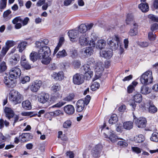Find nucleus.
<instances>
[{
	"label": "nucleus",
	"instance_id": "nucleus-1",
	"mask_svg": "<svg viewBox=\"0 0 158 158\" xmlns=\"http://www.w3.org/2000/svg\"><path fill=\"white\" fill-rule=\"evenodd\" d=\"M48 40L47 39L40 40L37 41L35 43V46L36 48H39L38 53L35 51H32L30 54V59L33 62L36 61L37 59H40L42 57L41 55L43 52L44 51V48L46 45L48 44Z\"/></svg>",
	"mask_w": 158,
	"mask_h": 158
},
{
	"label": "nucleus",
	"instance_id": "nucleus-2",
	"mask_svg": "<svg viewBox=\"0 0 158 158\" xmlns=\"http://www.w3.org/2000/svg\"><path fill=\"white\" fill-rule=\"evenodd\" d=\"M97 37L94 33H92L91 39H90L88 34H83L79 35L78 42L83 47L89 46L95 47V42L94 41L97 39Z\"/></svg>",
	"mask_w": 158,
	"mask_h": 158
},
{
	"label": "nucleus",
	"instance_id": "nucleus-3",
	"mask_svg": "<svg viewBox=\"0 0 158 158\" xmlns=\"http://www.w3.org/2000/svg\"><path fill=\"white\" fill-rule=\"evenodd\" d=\"M120 40L118 35H115L114 38L109 37L108 38L107 42L110 46L111 48L113 50H115L118 47L119 44V50L121 53H122L124 51V49L120 44Z\"/></svg>",
	"mask_w": 158,
	"mask_h": 158
},
{
	"label": "nucleus",
	"instance_id": "nucleus-4",
	"mask_svg": "<svg viewBox=\"0 0 158 158\" xmlns=\"http://www.w3.org/2000/svg\"><path fill=\"white\" fill-rule=\"evenodd\" d=\"M126 22L127 24L132 23L133 24L129 32V34L131 36L136 35L138 33V25L137 23L133 22V16L130 14H128L126 19Z\"/></svg>",
	"mask_w": 158,
	"mask_h": 158
},
{
	"label": "nucleus",
	"instance_id": "nucleus-5",
	"mask_svg": "<svg viewBox=\"0 0 158 158\" xmlns=\"http://www.w3.org/2000/svg\"><path fill=\"white\" fill-rule=\"evenodd\" d=\"M22 98L20 93L14 89L11 91L9 97L10 101L15 105L20 103Z\"/></svg>",
	"mask_w": 158,
	"mask_h": 158
},
{
	"label": "nucleus",
	"instance_id": "nucleus-6",
	"mask_svg": "<svg viewBox=\"0 0 158 158\" xmlns=\"http://www.w3.org/2000/svg\"><path fill=\"white\" fill-rule=\"evenodd\" d=\"M153 77L151 71H147L143 73L140 76V80L143 84L148 85L152 82Z\"/></svg>",
	"mask_w": 158,
	"mask_h": 158
},
{
	"label": "nucleus",
	"instance_id": "nucleus-7",
	"mask_svg": "<svg viewBox=\"0 0 158 158\" xmlns=\"http://www.w3.org/2000/svg\"><path fill=\"white\" fill-rule=\"evenodd\" d=\"M44 48V51L42 53V57H41L40 59L41 60V62L44 64L47 65L49 64L51 60L49 56L50 55L51 50L50 48L46 45Z\"/></svg>",
	"mask_w": 158,
	"mask_h": 158
},
{
	"label": "nucleus",
	"instance_id": "nucleus-8",
	"mask_svg": "<svg viewBox=\"0 0 158 158\" xmlns=\"http://www.w3.org/2000/svg\"><path fill=\"white\" fill-rule=\"evenodd\" d=\"M102 132L106 138H109L112 142H115L118 139L117 136L113 133V131L110 130L108 127H103L101 130Z\"/></svg>",
	"mask_w": 158,
	"mask_h": 158
},
{
	"label": "nucleus",
	"instance_id": "nucleus-9",
	"mask_svg": "<svg viewBox=\"0 0 158 158\" xmlns=\"http://www.w3.org/2000/svg\"><path fill=\"white\" fill-rule=\"evenodd\" d=\"M29 20L28 17L25 18L23 20L22 19L20 16H18L15 17L12 21V23L15 24V28L16 29H19L20 28L22 25L24 26L26 25Z\"/></svg>",
	"mask_w": 158,
	"mask_h": 158
},
{
	"label": "nucleus",
	"instance_id": "nucleus-10",
	"mask_svg": "<svg viewBox=\"0 0 158 158\" xmlns=\"http://www.w3.org/2000/svg\"><path fill=\"white\" fill-rule=\"evenodd\" d=\"M105 66V63L101 61L96 63L93 66L96 73V76L97 77V79L101 76V74L104 70Z\"/></svg>",
	"mask_w": 158,
	"mask_h": 158
},
{
	"label": "nucleus",
	"instance_id": "nucleus-11",
	"mask_svg": "<svg viewBox=\"0 0 158 158\" xmlns=\"http://www.w3.org/2000/svg\"><path fill=\"white\" fill-rule=\"evenodd\" d=\"M132 98L133 100L130 101L129 105L132 107V110H135L136 106L135 102L138 103L141 102L142 100V96L141 94L137 92L133 96Z\"/></svg>",
	"mask_w": 158,
	"mask_h": 158
},
{
	"label": "nucleus",
	"instance_id": "nucleus-12",
	"mask_svg": "<svg viewBox=\"0 0 158 158\" xmlns=\"http://www.w3.org/2000/svg\"><path fill=\"white\" fill-rule=\"evenodd\" d=\"M38 101L42 103H47L48 105L52 104L49 94L45 93H41L38 95Z\"/></svg>",
	"mask_w": 158,
	"mask_h": 158
},
{
	"label": "nucleus",
	"instance_id": "nucleus-13",
	"mask_svg": "<svg viewBox=\"0 0 158 158\" xmlns=\"http://www.w3.org/2000/svg\"><path fill=\"white\" fill-rule=\"evenodd\" d=\"M21 74V70L18 67L12 68L9 71V77L13 79H15L19 77Z\"/></svg>",
	"mask_w": 158,
	"mask_h": 158
},
{
	"label": "nucleus",
	"instance_id": "nucleus-14",
	"mask_svg": "<svg viewBox=\"0 0 158 158\" xmlns=\"http://www.w3.org/2000/svg\"><path fill=\"white\" fill-rule=\"evenodd\" d=\"M94 24L90 23L87 24H81L78 27V31L79 32L83 34H87L86 33V31L90 30L93 27Z\"/></svg>",
	"mask_w": 158,
	"mask_h": 158
},
{
	"label": "nucleus",
	"instance_id": "nucleus-15",
	"mask_svg": "<svg viewBox=\"0 0 158 158\" xmlns=\"http://www.w3.org/2000/svg\"><path fill=\"white\" fill-rule=\"evenodd\" d=\"M84 80V76L82 74L77 73L73 76V81L74 84L81 85L83 83Z\"/></svg>",
	"mask_w": 158,
	"mask_h": 158
},
{
	"label": "nucleus",
	"instance_id": "nucleus-16",
	"mask_svg": "<svg viewBox=\"0 0 158 158\" xmlns=\"http://www.w3.org/2000/svg\"><path fill=\"white\" fill-rule=\"evenodd\" d=\"M102 146L100 144L96 145L94 147L91 151L92 156L95 158H97L100 156L102 151Z\"/></svg>",
	"mask_w": 158,
	"mask_h": 158
},
{
	"label": "nucleus",
	"instance_id": "nucleus-17",
	"mask_svg": "<svg viewBox=\"0 0 158 158\" xmlns=\"http://www.w3.org/2000/svg\"><path fill=\"white\" fill-rule=\"evenodd\" d=\"M83 69L85 73V76L87 79L89 80L93 75V72L90 68L88 64H85L83 66Z\"/></svg>",
	"mask_w": 158,
	"mask_h": 158
},
{
	"label": "nucleus",
	"instance_id": "nucleus-18",
	"mask_svg": "<svg viewBox=\"0 0 158 158\" xmlns=\"http://www.w3.org/2000/svg\"><path fill=\"white\" fill-rule=\"evenodd\" d=\"M14 79L10 78L7 76L4 77L3 82L5 85L9 88H13L15 86Z\"/></svg>",
	"mask_w": 158,
	"mask_h": 158
},
{
	"label": "nucleus",
	"instance_id": "nucleus-19",
	"mask_svg": "<svg viewBox=\"0 0 158 158\" xmlns=\"http://www.w3.org/2000/svg\"><path fill=\"white\" fill-rule=\"evenodd\" d=\"M42 85V82L40 80H36L33 82L30 87L31 91L34 92H37Z\"/></svg>",
	"mask_w": 158,
	"mask_h": 158
},
{
	"label": "nucleus",
	"instance_id": "nucleus-20",
	"mask_svg": "<svg viewBox=\"0 0 158 158\" xmlns=\"http://www.w3.org/2000/svg\"><path fill=\"white\" fill-rule=\"evenodd\" d=\"M78 32L76 30H71L68 32L70 40L73 42H77L78 40Z\"/></svg>",
	"mask_w": 158,
	"mask_h": 158
},
{
	"label": "nucleus",
	"instance_id": "nucleus-21",
	"mask_svg": "<svg viewBox=\"0 0 158 158\" xmlns=\"http://www.w3.org/2000/svg\"><path fill=\"white\" fill-rule=\"evenodd\" d=\"M91 46L87 47L83 49L81 52V56L84 57H88L93 54V50Z\"/></svg>",
	"mask_w": 158,
	"mask_h": 158
},
{
	"label": "nucleus",
	"instance_id": "nucleus-22",
	"mask_svg": "<svg viewBox=\"0 0 158 158\" xmlns=\"http://www.w3.org/2000/svg\"><path fill=\"white\" fill-rule=\"evenodd\" d=\"M33 137L32 135L30 133H24L19 136V138L22 142H25L29 140Z\"/></svg>",
	"mask_w": 158,
	"mask_h": 158
},
{
	"label": "nucleus",
	"instance_id": "nucleus-23",
	"mask_svg": "<svg viewBox=\"0 0 158 158\" xmlns=\"http://www.w3.org/2000/svg\"><path fill=\"white\" fill-rule=\"evenodd\" d=\"M135 123L138 127L144 128L146 127V120L144 118L140 117L137 119Z\"/></svg>",
	"mask_w": 158,
	"mask_h": 158
},
{
	"label": "nucleus",
	"instance_id": "nucleus-24",
	"mask_svg": "<svg viewBox=\"0 0 158 158\" xmlns=\"http://www.w3.org/2000/svg\"><path fill=\"white\" fill-rule=\"evenodd\" d=\"M51 76L53 79L56 81H61L64 78V73L62 71H60L58 73H53L51 74Z\"/></svg>",
	"mask_w": 158,
	"mask_h": 158
},
{
	"label": "nucleus",
	"instance_id": "nucleus-25",
	"mask_svg": "<svg viewBox=\"0 0 158 158\" xmlns=\"http://www.w3.org/2000/svg\"><path fill=\"white\" fill-rule=\"evenodd\" d=\"M100 55L102 56L106 59H109L113 56L112 50L111 49H106L105 50L102 51L100 52Z\"/></svg>",
	"mask_w": 158,
	"mask_h": 158
},
{
	"label": "nucleus",
	"instance_id": "nucleus-26",
	"mask_svg": "<svg viewBox=\"0 0 158 158\" xmlns=\"http://www.w3.org/2000/svg\"><path fill=\"white\" fill-rule=\"evenodd\" d=\"M85 105L84 100L82 99L79 100L76 104L77 111L78 112L82 111L84 109Z\"/></svg>",
	"mask_w": 158,
	"mask_h": 158
},
{
	"label": "nucleus",
	"instance_id": "nucleus-27",
	"mask_svg": "<svg viewBox=\"0 0 158 158\" xmlns=\"http://www.w3.org/2000/svg\"><path fill=\"white\" fill-rule=\"evenodd\" d=\"M64 109L65 112L69 115L73 114L75 112L74 106L71 105H68L64 107Z\"/></svg>",
	"mask_w": 158,
	"mask_h": 158
},
{
	"label": "nucleus",
	"instance_id": "nucleus-28",
	"mask_svg": "<svg viewBox=\"0 0 158 158\" xmlns=\"http://www.w3.org/2000/svg\"><path fill=\"white\" fill-rule=\"evenodd\" d=\"M4 110L6 117L8 119H10L14 116V112L11 108L6 107Z\"/></svg>",
	"mask_w": 158,
	"mask_h": 158
},
{
	"label": "nucleus",
	"instance_id": "nucleus-29",
	"mask_svg": "<svg viewBox=\"0 0 158 158\" xmlns=\"http://www.w3.org/2000/svg\"><path fill=\"white\" fill-rule=\"evenodd\" d=\"M148 106H149V112L150 113H154L157 111V108L153 104V102L149 101L148 102Z\"/></svg>",
	"mask_w": 158,
	"mask_h": 158
},
{
	"label": "nucleus",
	"instance_id": "nucleus-30",
	"mask_svg": "<svg viewBox=\"0 0 158 158\" xmlns=\"http://www.w3.org/2000/svg\"><path fill=\"white\" fill-rule=\"evenodd\" d=\"M60 96V94L59 92H54L51 97V102L52 104L57 99L59 98Z\"/></svg>",
	"mask_w": 158,
	"mask_h": 158
},
{
	"label": "nucleus",
	"instance_id": "nucleus-31",
	"mask_svg": "<svg viewBox=\"0 0 158 158\" xmlns=\"http://www.w3.org/2000/svg\"><path fill=\"white\" fill-rule=\"evenodd\" d=\"M11 12V10H7L3 12V17L5 21L8 20L11 18V15H9Z\"/></svg>",
	"mask_w": 158,
	"mask_h": 158
},
{
	"label": "nucleus",
	"instance_id": "nucleus-32",
	"mask_svg": "<svg viewBox=\"0 0 158 158\" xmlns=\"http://www.w3.org/2000/svg\"><path fill=\"white\" fill-rule=\"evenodd\" d=\"M106 41L102 39L99 40L97 42L96 44V48H97L101 49L104 48L106 45Z\"/></svg>",
	"mask_w": 158,
	"mask_h": 158
},
{
	"label": "nucleus",
	"instance_id": "nucleus-33",
	"mask_svg": "<svg viewBox=\"0 0 158 158\" xmlns=\"http://www.w3.org/2000/svg\"><path fill=\"white\" fill-rule=\"evenodd\" d=\"M139 8L143 12H147L149 10V6L147 3L140 4L139 6Z\"/></svg>",
	"mask_w": 158,
	"mask_h": 158
},
{
	"label": "nucleus",
	"instance_id": "nucleus-34",
	"mask_svg": "<svg viewBox=\"0 0 158 158\" xmlns=\"http://www.w3.org/2000/svg\"><path fill=\"white\" fill-rule=\"evenodd\" d=\"M151 92V89L149 87L145 85H143L141 88V92L143 94H147L150 93Z\"/></svg>",
	"mask_w": 158,
	"mask_h": 158
},
{
	"label": "nucleus",
	"instance_id": "nucleus-35",
	"mask_svg": "<svg viewBox=\"0 0 158 158\" xmlns=\"http://www.w3.org/2000/svg\"><path fill=\"white\" fill-rule=\"evenodd\" d=\"M22 105L23 107L26 110H29L31 108V103L27 100L23 102Z\"/></svg>",
	"mask_w": 158,
	"mask_h": 158
},
{
	"label": "nucleus",
	"instance_id": "nucleus-36",
	"mask_svg": "<svg viewBox=\"0 0 158 158\" xmlns=\"http://www.w3.org/2000/svg\"><path fill=\"white\" fill-rule=\"evenodd\" d=\"M123 128L127 130H130L133 127V123L131 121H127L123 123Z\"/></svg>",
	"mask_w": 158,
	"mask_h": 158
},
{
	"label": "nucleus",
	"instance_id": "nucleus-37",
	"mask_svg": "<svg viewBox=\"0 0 158 158\" xmlns=\"http://www.w3.org/2000/svg\"><path fill=\"white\" fill-rule=\"evenodd\" d=\"M19 55L17 54H14L11 57L10 62L12 64L15 65L19 61Z\"/></svg>",
	"mask_w": 158,
	"mask_h": 158
},
{
	"label": "nucleus",
	"instance_id": "nucleus-38",
	"mask_svg": "<svg viewBox=\"0 0 158 158\" xmlns=\"http://www.w3.org/2000/svg\"><path fill=\"white\" fill-rule=\"evenodd\" d=\"M64 40V37H61L60 38L59 42L57 44V45L56 46L54 50L53 55L55 54L59 50L60 48L61 47L62 44H63Z\"/></svg>",
	"mask_w": 158,
	"mask_h": 158
},
{
	"label": "nucleus",
	"instance_id": "nucleus-39",
	"mask_svg": "<svg viewBox=\"0 0 158 158\" xmlns=\"http://www.w3.org/2000/svg\"><path fill=\"white\" fill-rule=\"evenodd\" d=\"M27 44V42L25 41L22 42L19 44L17 48H19V52H22L26 48Z\"/></svg>",
	"mask_w": 158,
	"mask_h": 158
},
{
	"label": "nucleus",
	"instance_id": "nucleus-40",
	"mask_svg": "<svg viewBox=\"0 0 158 158\" xmlns=\"http://www.w3.org/2000/svg\"><path fill=\"white\" fill-rule=\"evenodd\" d=\"M118 120V119L117 115L113 114L111 115L109 122L110 124H113L116 123Z\"/></svg>",
	"mask_w": 158,
	"mask_h": 158
},
{
	"label": "nucleus",
	"instance_id": "nucleus-41",
	"mask_svg": "<svg viewBox=\"0 0 158 158\" xmlns=\"http://www.w3.org/2000/svg\"><path fill=\"white\" fill-rule=\"evenodd\" d=\"M61 88V87L60 84L56 83L52 85L51 87V89L53 92H59Z\"/></svg>",
	"mask_w": 158,
	"mask_h": 158
},
{
	"label": "nucleus",
	"instance_id": "nucleus-42",
	"mask_svg": "<svg viewBox=\"0 0 158 158\" xmlns=\"http://www.w3.org/2000/svg\"><path fill=\"white\" fill-rule=\"evenodd\" d=\"M144 138L143 135H136L134 138V140L138 143H140L143 142L144 140Z\"/></svg>",
	"mask_w": 158,
	"mask_h": 158
},
{
	"label": "nucleus",
	"instance_id": "nucleus-43",
	"mask_svg": "<svg viewBox=\"0 0 158 158\" xmlns=\"http://www.w3.org/2000/svg\"><path fill=\"white\" fill-rule=\"evenodd\" d=\"M67 55V53L64 49L60 51L56 54V56L57 58L64 57Z\"/></svg>",
	"mask_w": 158,
	"mask_h": 158
},
{
	"label": "nucleus",
	"instance_id": "nucleus-44",
	"mask_svg": "<svg viewBox=\"0 0 158 158\" xmlns=\"http://www.w3.org/2000/svg\"><path fill=\"white\" fill-rule=\"evenodd\" d=\"M7 0H0V10L1 11L5 9L7 5Z\"/></svg>",
	"mask_w": 158,
	"mask_h": 158
},
{
	"label": "nucleus",
	"instance_id": "nucleus-45",
	"mask_svg": "<svg viewBox=\"0 0 158 158\" xmlns=\"http://www.w3.org/2000/svg\"><path fill=\"white\" fill-rule=\"evenodd\" d=\"M75 95L73 93L69 94L68 96L65 97L63 99L64 101L69 102L72 101L74 98Z\"/></svg>",
	"mask_w": 158,
	"mask_h": 158
},
{
	"label": "nucleus",
	"instance_id": "nucleus-46",
	"mask_svg": "<svg viewBox=\"0 0 158 158\" xmlns=\"http://www.w3.org/2000/svg\"><path fill=\"white\" fill-rule=\"evenodd\" d=\"M151 140L157 142L158 141V133L156 132H153L150 138Z\"/></svg>",
	"mask_w": 158,
	"mask_h": 158
},
{
	"label": "nucleus",
	"instance_id": "nucleus-47",
	"mask_svg": "<svg viewBox=\"0 0 158 158\" xmlns=\"http://www.w3.org/2000/svg\"><path fill=\"white\" fill-rule=\"evenodd\" d=\"M6 69L7 66L4 61H2L0 63V73L5 71Z\"/></svg>",
	"mask_w": 158,
	"mask_h": 158
},
{
	"label": "nucleus",
	"instance_id": "nucleus-48",
	"mask_svg": "<svg viewBox=\"0 0 158 158\" xmlns=\"http://www.w3.org/2000/svg\"><path fill=\"white\" fill-rule=\"evenodd\" d=\"M99 87V83L97 82H95L91 85V88L92 90L95 91L98 89Z\"/></svg>",
	"mask_w": 158,
	"mask_h": 158
},
{
	"label": "nucleus",
	"instance_id": "nucleus-49",
	"mask_svg": "<svg viewBox=\"0 0 158 158\" xmlns=\"http://www.w3.org/2000/svg\"><path fill=\"white\" fill-rule=\"evenodd\" d=\"M14 45L15 42L12 40H8L5 43V46L9 49Z\"/></svg>",
	"mask_w": 158,
	"mask_h": 158
},
{
	"label": "nucleus",
	"instance_id": "nucleus-50",
	"mask_svg": "<svg viewBox=\"0 0 158 158\" xmlns=\"http://www.w3.org/2000/svg\"><path fill=\"white\" fill-rule=\"evenodd\" d=\"M21 65L26 69H29L31 68V65L27 61L21 63Z\"/></svg>",
	"mask_w": 158,
	"mask_h": 158
},
{
	"label": "nucleus",
	"instance_id": "nucleus-51",
	"mask_svg": "<svg viewBox=\"0 0 158 158\" xmlns=\"http://www.w3.org/2000/svg\"><path fill=\"white\" fill-rule=\"evenodd\" d=\"M9 49L5 46L3 47L1 51V55L2 56H4L6 54Z\"/></svg>",
	"mask_w": 158,
	"mask_h": 158
},
{
	"label": "nucleus",
	"instance_id": "nucleus-52",
	"mask_svg": "<svg viewBox=\"0 0 158 158\" xmlns=\"http://www.w3.org/2000/svg\"><path fill=\"white\" fill-rule=\"evenodd\" d=\"M72 122L70 120L66 121L63 124V126L64 128H68L71 127Z\"/></svg>",
	"mask_w": 158,
	"mask_h": 158
},
{
	"label": "nucleus",
	"instance_id": "nucleus-53",
	"mask_svg": "<svg viewBox=\"0 0 158 158\" xmlns=\"http://www.w3.org/2000/svg\"><path fill=\"white\" fill-rule=\"evenodd\" d=\"M30 77L29 76H26L22 77L21 81L23 84H25L27 82H29L30 80Z\"/></svg>",
	"mask_w": 158,
	"mask_h": 158
},
{
	"label": "nucleus",
	"instance_id": "nucleus-54",
	"mask_svg": "<svg viewBox=\"0 0 158 158\" xmlns=\"http://www.w3.org/2000/svg\"><path fill=\"white\" fill-rule=\"evenodd\" d=\"M148 18L152 21L158 23V17L156 16L153 15H149Z\"/></svg>",
	"mask_w": 158,
	"mask_h": 158
},
{
	"label": "nucleus",
	"instance_id": "nucleus-55",
	"mask_svg": "<svg viewBox=\"0 0 158 158\" xmlns=\"http://www.w3.org/2000/svg\"><path fill=\"white\" fill-rule=\"evenodd\" d=\"M156 38V35L154 34L153 32H149L148 34V38L151 40H154Z\"/></svg>",
	"mask_w": 158,
	"mask_h": 158
},
{
	"label": "nucleus",
	"instance_id": "nucleus-56",
	"mask_svg": "<svg viewBox=\"0 0 158 158\" xmlns=\"http://www.w3.org/2000/svg\"><path fill=\"white\" fill-rule=\"evenodd\" d=\"M80 62L78 60H74L73 62V65L75 68H78L80 66Z\"/></svg>",
	"mask_w": 158,
	"mask_h": 158
},
{
	"label": "nucleus",
	"instance_id": "nucleus-57",
	"mask_svg": "<svg viewBox=\"0 0 158 158\" xmlns=\"http://www.w3.org/2000/svg\"><path fill=\"white\" fill-rule=\"evenodd\" d=\"M138 45L141 47H146L148 46L149 44L146 42H138Z\"/></svg>",
	"mask_w": 158,
	"mask_h": 158
},
{
	"label": "nucleus",
	"instance_id": "nucleus-58",
	"mask_svg": "<svg viewBox=\"0 0 158 158\" xmlns=\"http://www.w3.org/2000/svg\"><path fill=\"white\" fill-rule=\"evenodd\" d=\"M132 149L133 152L138 154L141 153L142 150L138 147H132Z\"/></svg>",
	"mask_w": 158,
	"mask_h": 158
},
{
	"label": "nucleus",
	"instance_id": "nucleus-59",
	"mask_svg": "<svg viewBox=\"0 0 158 158\" xmlns=\"http://www.w3.org/2000/svg\"><path fill=\"white\" fill-rule=\"evenodd\" d=\"M66 102L64 101H61L57 103L55 105L53 106L52 107H60L63 106L64 104H65Z\"/></svg>",
	"mask_w": 158,
	"mask_h": 158
},
{
	"label": "nucleus",
	"instance_id": "nucleus-60",
	"mask_svg": "<svg viewBox=\"0 0 158 158\" xmlns=\"http://www.w3.org/2000/svg\"><path fill=\"white\" fill-rule=\"evenodd\" d=\"M116 128L117 131L121 132L122 131L123 127L121 124H119L116 125Z\"/></svg>",
	"mask_w": 158,
	"mask_h": 158
},
{
	"label": "nucleus",
	"instance_id": "nucleus-61",
	"mask_svg": "<svg viewBox=\"0 0 158 158\" xmlns=\"http://www.w3.org/2000/svg\"><path fill=\"white\" fill-rule=\"evenodd\" d=\"M151 29L152 31L158 29V24L156 23L153 24L151 26Z\"/></svg>",
	"mask_w": 158,
	"mask_h": 158
},
{
	"label": "nucleus",
	"instance_id": "nucleus-62",
	"mask_svg": "<svg viewBox=\"0 0 158 158\" xmlns=\"http://www.w3.org/2000/svg\"><path fill=\"white\" fill-rule=\"evenodd\" d=\"M90 96L89 95L86 96L85 98V100H84L85 101V104L86 105H87L89 104L90 102Z\"/></svg>",
	"mask_w": 158,
	"mask_h": 158
},
{
	"label": "nucleus",
	"instance_id": "nucleus-63",
	"mask_svg": "<svg viewBox=\"0 0 158 158\" xmlns=\"http://www.w3.org/2000/svg\"><path fill=\"white\" fill-rule=\"evenodd\" d=\"M126 110V106L124 105H121L118 108V110L120 112H123Z\"/></svg>",
	"mask_w": 158,
	"mask_h": 158
},
{
	"label": "nucleus",
	"instance_id": "nucleus-64",
	"mask_svg": "<svg viewBox=\"0 0 158 158\" xmlns=\"http://www.w3.org/2000/svg\"><path fill=\"white\" fill-rule=\"evenodd\" d=\"M66 155L70 158H73L74 156V154L73 152L71 151L67 152H66Z\"/></svg>",
	"mask_w": 158,
	"mask_h": 158
}]
</instances>
